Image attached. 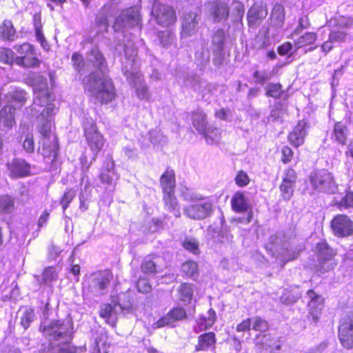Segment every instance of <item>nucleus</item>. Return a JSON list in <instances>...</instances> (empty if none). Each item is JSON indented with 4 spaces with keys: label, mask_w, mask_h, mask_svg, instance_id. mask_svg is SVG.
<instances>
[{
    "label": "nucleus",
    "mask_w": 353,
    "mask_h": 353,
    "mask_svg": "<svg viewBox=\"0 0 353 353\" xmlns=\"http://www.w3.org/2000/svg\"><path fill=\"white\" fill-rule=\"evenodd\" d=\"M42 81L40 86L34 87V99L31 110L32 116L37 117L40 123L41 148H39V152L44 159L53 162L59 152L58 139L52 130L58 108L48 90L47 80L42 79Z\"/></svg>",
    "instance_id": "f257e3e1"
},
{
    "label": "nucleus",
    "mask_w": 353,
    "mask_h": 353,
    "mask_svg": "<svg viewBox=\"0 0 353 353\" xmlns=\"http://www.w3.org/2000/svg\"><path fill=\"white\" fill-rule=\"evenodd\" d=\"M86 62L91 63L98 69L83 79L85 90L101 103L111 102L116 96L111 79L106 75L107 64L102 52L97 46H93L87 54Z\"/></svg>",
    "instance_id": "f03ea898"
},
{
    "label": "nucleus",
    "mask_w": 353,
    "mask_h": 353,
    "mask_svg": "<svg viewBox=\"0 0 353 353\" xmlns=\"http://www.w3.org/2000/svg\"><path fill=\"white\" fill-rule=\"evenodd\" d=\"M43 334L48 338L47 343L42 344L41 353H74V347L71 345L72 321L70 319L55 321L49 325L45 323L41 325ZM8 353H21L17 348H10Z\"/></svg>",
    "instance_id": "7ed1b4c3"
},
{
    "label": "nucleus",
    "mask_w": 353,
    "mask_h": 353,
    "mask_svg": "<svg viewBox=\"0 0 353 353\" xmlns=\"http://www.w3.org/2000/svg\"><path fill=\"white\" fill-rule=\"evenodd\" d=\"M135 40H138V38L134 37L132 39H129L127 43L124 45L125 57L121 60L122 71L129 83L134 88L138 98L141 100L150 101L148 87L139 70V64L136 59Z\"/></svg>",
    "instance_id": "20e7f679"
},
{
    "label": "nucleus",
    "mask_w": 353,
    "mask_h": 353,
    "mask_svg": "<svg viewBox=\"0 0 353 353\" xmlns=\"http://www.w3.org/2000/svg\"><path fill=\"white\" fill-rule=\"evenodd\" d=\"M184 200L196 202L184 208V214L194 220H202L208 217L212 212V201L210 198H204L201 194L186 190L183 192Z\"/></svg>",
    "instance_id": "39448f33"
},
{
    "label": "nucleus",
    "mask_w": 353,
    "mask_h": 353,
    "mask_svg": "<svg viewBox=\"0 0 353 353\" xmlns=\"http://www.w3.org/2000/svg\"><path fill=\"white\" fill-rule=\"evenodd\" d=\"M251 319L252 330L260 332L254 341L261 353L279 350L281 345L280 341L273 339L269 334H264L268 329V323L259 316L252 317Z\"/></svg>",
    "instance_id": "423d86ee"
},
{
    "label": "nucleus",
    "mask_w": 353,
    "mask_h": 353,
    "mask_svg": "<svg viewBox=\"0 0 353 353\" xmlns=\"http://www.w3.org/2000/svg\"><path fill=\"white\" fill-rule=\"evenodd\" d=\"M121 296H125V295L112 296L110 303H105L101 306L100 316L112 326L115 325L119 314L127 315L134 312L132 304L130 301L121 303Z\"/></svg>",
    "instance_id": "0eeeda50"
},
{
    "label": "nucleus",
    "mask_w": 353,
    "mask_h": 353,
    "mask_svg": "<svg viewBox=\"0 0 353 353\" xmlns=\"http://www.w3.org/2000/svg\"><path fill=\"white\" fill-rule=\"evenodd\" d=\"M112 274L109 270L98 271L88 276L83 282V293L94 296L103 294L105 292Z\"/></svg>",
    "instance_id": "6e6552de"
},
{
    "label": "nucleus",
    "mask_w": 353,
    "mask_h": 353,
    "mask_svg": "<svg viewBox=\"0 0 353 353\" xmlns=\"http://www.w3.org/2000/svg\"><path fill=\"white\" fill-rule=\"evenodd\" d=\"M312 188L318 192L334 194L337 190V184L331 172L325 170H316L309 177Z\"/></svg>",
    "instance_id": "1a4fd4ad"
},
{
    "label": "nucleus",
    "mask_w": 353,
    "mask_h": 353,
    "mask_svg": "<svg viewBox=\"0 0 353 353\" xmlns=\"http://www.w3.org/2000/svg\"><path fill=\"white\" fill-rule=\"evenodd\" d=\"M140 15L139 10L136 7L130 8L123 12L116 19L113 28L115 31L124 32L128 28H134V31L140 32Z\"/></svg>",
    "instance_id": "9d476101"
},
{
    "label": "nucleus",
    "mask_w": 353,
    "mask_h": 353,
    "mask_svg": "<svg viewBox=\"0 0 353 353\" xmlns=\"http://www.w3.org/2000/svg\"><path fill=\"white\" fill-rule=\"evenodd\" d=\"M277 237L272 236L270 238V243L266 245V250L274 256L276 257L277 261L283 263V265L288 261L296 259L301 250V249L291 248H280L279 243L276 242Z\"/></svg>",
    "instance_id": "9b49d317"
},
{
    "label": "nucleus",
    "mask_w": 353,
    "mask_h": 353,
    "mask_svg": "<svg viewBox=\"0 0 353 353\" xmlns=\"http://www.w3.org/2000/svg\"><path fill=\"white\" fill-rule=\"evenodd\" d=\"M316 250L319 261L317 271L323 274L332 270L336 265L332 249L326 242L321 241L316 245Z\"/></svg>",
    "instance_id": "f8f14e48"
},
{
    "label": "nucleus",
    "mask_w": 353,
    "mask_h": 353,
    "mask_svg": "<svg viewBox=\"0 0 353 353\" xmlns=\"http://www.w3.org/2000/svg\"><path fill=\"white\" fill-rule=\"evenodd\" d=\"M83 128L88 145L92 151L97 153L104 145L103 136L98 131L96 123L92 119H86L83 123Z\"/></svg>",
    "instance_id": "ddd939ff"
},
{
    "label": "nucleus",
    "mask_w": 353,
    "mask_h": 353,
    "mask_svg": "<svg viewBox=\"0 0 353 353\" xmlns=\"http://www.w3.org/2000/svg\"><path fill=\"white\" fill-rule=\"evenodd\" d=\"M152 14L158 24L165 27L174 24L176 20L173 8L158 1H154L153 4Z\"/></svg>",
    "instance_id": "4468645a"
},
{
    "label": "nucleus",
    "mask_w": 353,
    "mask_h": 353,
    "mask_svg": "<svg viewBox=\"0 0 353 353\" xmlns=\"http://www.w3.org/2000/svg\"><path fill=\"white\" fill-rule=\"evenodd\" d=\"M14 48L20 54V56L15 59V63L17 65L27 68H34L39 65V61L36 57L34 48L32 45L24 43L19 46H14Z\"/></svg>",
    "instance_id": "2eb2a0df"
},
{
    "label": "nucleus",
    "mask_w": 353,
    "mask_h": 353,
    "mask_svg": "<svg viewBox=\"0 0 353 353\" xmlns=\"http://www.w3.org/2000/svg\"><path fill=\"white\" fill-rule=\"evenodd\" d=\"M339 339L344 347H353V313L345 314L341 319Z\"/></svg>",
    "instance_id": "dca6fc26"
},
{
    "label": "nucleus",
    "mask_w": 353,
    "mask_h": 353,
    "mask_svg": "<svg viewBox=\"0 0 353 353\" xmlns=\"http://www.w3.org/2000/svg\"><path fill=\"white\" fill-rule=\"evenodd\" d=\"M331 225L334 235L339 237L348 236L353 234V221L346 215L336 216Z\"/></svg>",
    "instance_id": "f3484780"
},
{
    "label": "nucleus",
    "mask_w": 353,
    "mask_h": 353,
    "mask_svg": "<svg viewBox=\"0 0 353 353\" xmlns=\"http://www.w3.org/2000/svg\"><path fill=\"white\" fill-rule=\"evenodd\" d=\"M307 296L309 299L307 307L310 317H311L313 322L317 323L320 319L322 310L324 307V299L313 290H308Z\"/></svg>",
    "instance_id": "a211bd4d"
},
{
    "label": "nucleus",
    "mask_w": 353,
    "mask_h": 353,
    "mask_svg": "<svg viewBox=\"0 0 353 353\" xmlns=\"http://www.w3.org/2000/svg\"><path fill=\"white\" fill-rule=\"evenodd\" d=\"M268 10L262 1H256L249 9L247 15L248 23L250 28H256L267 17Z\"/></svg>",
    "instance_id": "6ab92c4d"
},
{
    "label": "nucleus",
    "mask_w": 353,
    "mask_h": 353,
    "mask_svg": "<svg viewBox=\"0 0 353 353\" xmlns=\"http://www.w3.org/2000/svg\"><path fill=\"white\" fill-rule=\"evenodd\" d=\"M99 179L103 185H114L119 176L114 169V162L111 157L104 161L99 174Z\"/></svg>",
    "instance_id": "aec40b11"
},
{
    "label": "nucleus",
    "mask_w": 353,
    "mask_h": 353,
    "mask_svg": "<svg viewBox=\"0 0 353 353\" xmlns=\"http://www.w3.org/2000/svg\"><path fill=\"white\" fill-rule=\"evenodd\" d=\"M199 23L198 12H190L185 13L183 17L181 24V39H185L193 36L197 31Z\"/></svg>",
    "instance_id": "412c9836"
},
{
    "label": "nucleus",
    "mask_w": 353,
    "mask_h": 353,
    "mask_svg": "<svg viewBox=\"0 0 353 353\" xmlns=\"http://www.w3.org/2000/svg\"><path fill=\"white\" fill-rule=\"evenodd\" d=\"M11 178H23L31 174V165L24 159H14L7 164Z\"/></svg>",
    "instance_id": "4be33fe9"
},
{
    "label": "nucleus",
    "mask_w": 353,
    "mask_h": 353,
    "mask_svg": "<svg viewBox=\"0 0 353 353\" xmlns=\"http://www.w3.org/2000/svg\"><path fill=\"white\" fill-rule=\"evenodd\" d=\"M225 38V31L222 29L218 30L212 37L213 53L215 56L214 62L215 65H220L223 61V46Z\"/></svg>",
    "instance_id": "5701e85b"
},
{
    "label": "nucleus",
    "mask_w": 353,
    "mask_h": 353,
    "mask_svg": "<svg viewBox=\"0 0 353 353\" xmlns=\"http://www.w3.org/2000/svg\"><path fill=\"white\" fill-rule=\"evenodd\" d=\"M307 123L305 121H301L288 135L290 143L297 148L304 143L307 135Z\"/></svg>",
    "instance_id": "b1692460"
},
{
    "label": "nucleus",
    "mask_w": 353,
    "mask_h": 353,
    "mask_svg": "<svg viewBox=\"0 0 353 353\" xmlns=\"http://www.w3.org/2000/svg\"><path fill=\"white\" fill-rule=\"evenodd\" d=\"M15 109L11 105H6L0 110V130L7 132L15 125Z\"/></svg>",
    "instance_id": "393cba45"
},
{
    "label": "nucleus",
    "mask_w": 353,
    "mask_h": 353,
    "mask_svg": "<svg viewBox=\"0 0 353 353\" xmlns=\"http://www.w3.org/2000/svg\"><path fill=\"white\" fill-rule=\"evenodd\" d=\"M186 317V312L182 307H175L168 312L165 316L161 318L155 323L156 327H162L165 325L172 324L176 321H180Z\"/></svg>",
    "instance_id": "a878e982"
},
{
    "label": "nucleus",
    "mask_w": 353,
    "mask_h": 353,
    "mask_svg": "<svg viewBox=\"0 0 353 353\" xmlns=\"http://www.w3.org/2000/svg\"><path fill=\"white\" fill-rule=\"evenodd\" d=\"M210 12L215 22L225 21L229 14L228 6L223 1H215L212 3Z\"/></svg>",
    "instance_id": "bb28decb"
},
{
    "label": "nucleus",
    "mask_w": 353,
    "mask_h": 353,
    "mask_svg": "<svg viewBox=\"0 0 353 353\" xmlns=\"http://www.w3.org/2000/svg\"><path fill=\"white\" fill-rule=\"evenodd\" d=\"M148 135V138L142 137V139H139L141 145L143 147H147L150 143L154 145H163L168 141L161 130L157 128L150 130Z\"/></svg>",
    "instance_id": "cd10ccee"
},
{
    "label": "nucleus",
    "mask_w": 353,
    "mask_h": 353,
    "mask_svg": "<svg viewBox=\"0 0 353 353\" xmlns=\"http://www.w3.org/2000/svg\"><path fill=\"white\" fill-rule=\"evenodd\" d=\"M216 319V312L214 310L210 309L206 315L201 316L196 321L197 326L195 327L196 332L205 330L211 327Z\"/></svg>",
    "instance_id": "c85d7f7f"
},
{
    "label": "nucleus",
    "mask_w": 353,
    "mask_h": 353,
    "mask_svg": "<svg viewBox=\"0 0 353 353\" xmlns=\"http://www.w3.org/2000/svg\"><path fill=\"white\" fill-rule=\"evenodd\" d=\"M317 36L316 33L306 32L294 39V47L296 49H299L310 46V50H312L316 48V46H312L314 45Z\"/></svg>",
    "instance_id": "c756f323"
},
{
    "label": "nucleus",
    "mask_w": 353,
    "mask_h": 353,
    "mask_svg": "<svg viewBox=\"0 0 353 353\" xmlns=\"http://www.w3.org/2000/svg\"><path fill=\"white\" fill-rule=\"evenodd\" d=\"M163 193L174 192L175 174L173 170L167 169L160 179Z\"/></svg>",
    "instance_id": "7c9ffc66"
},
{
    "label": "nucleus",
    "mask_w": 353,
    "mask_h": 353,
    "mask_svg": "<svg viewBox=\"0 0 353 353\" xmlns=\"http://www.w3.org/2000/svg\"><path fill=\"white\" fill-rule=\"evenodd\" d=\"M233 210L236 212H243L249 210L250 204L244 194L237 192L232 198L231 201Z\"/></svg>",
    "instance_id": "2f4dec72"
},
{
    "label": "nucleus",
    "mask_w": 353,
    "mask_h": 353,
    "mask_svg": "<svg viewBox=\"0 0 353 353\" xmlns=\"http://www.w3.org/2000/svg\"><path fill=\"white\" fill-rule=\"evenodd\" d=\"M215 343V334L213 332L203 334L199 337V343L196 346V351H206L211 347L214 349Z\"/></svg>",
    "instance_id": "473e14b6"
},
{
    "label": "nucleus",
    "mask_w": 353,
    "mask_h": 353,
    "mask_svg": "<svg viewBox=\"0 0 353 353\" xmlns=\"http://www.w3.org/2000/svg\"><path fill=\"white\" fill-rule=\"evenodd\" d=\"M0 37L3 41H12L16 38V30L10 20H4L0 26Z\"/></svg>",
    "instance_id": "72a5a7b5"
},
{
    "label": "nucleus",
    "mask_w": 353,
    "mask_h": 353,
    "mask_svg": "<svg viewBox=\"0 0 353 353\" xmlns=\"http://www.w3.org/2000/svg\"><path fill=\"white\" fill-rule=\"evenodd\" d=\"M163 200L167 209L172 212L174 216L180 217V207L177 199L174 196V192L163 193Z\"/></svg>",
    "instance_id": "f704fd0d"
},
{
    "label": "nucleus",
    "mask_w": 353,
    "mask_h": 353,
    "mask_svg": "<svg viewBox=\"0 0 353 353\" xmlns=\"http://www.w3.org/2000/svg\"><path fill=\"white\" fill-rule=\"evenodd\" d=\"M110 345L108 343V335L105 332H100L97 334L93 346L96 353H107Z\"/></svg>",
    "instance_id": "c9c22d12"
},
{
    "label": "nucleus",
    "mask_w": 353,
    "mask_h": 353,
    "mask_svg": "<svg viewBox=\"0 0 353 353\" xmlns=\"http://www.w3.org/2000/svg\"><path fill=\"white\" fill-rule=\"evenodd\" d=\"M159 260L160 258L159 257L154 259H152L150 256L146 257L141 265L142 272L145 274L150 275L161 270V268L157 265Z\"/></svg>",
    "instance_id": "e433bc0d"
},
{
    "label": "nucleus",
    "mask_w": 353,
    "mask_h": 353,
    "mask_svg": "<svg viewBox=\"0 0 353 353\" xmlns=\"http://www.w3.org/2000/svg\"><path fill=\"white\" fill-rule=\"evenodd\" d=\"M192 124L197 131L205 132L207 127L206 116L201 110H196L192 114Z\"/></svg>",
    "instance_id": "4c0bfd02"
},
{
    "label": "nucleus",
    "mask_w": 353,
    "mask_h": 353,
    "mask_svg": "<svg viewBox=\"0 0 353 353\" xmlns=\"http://www.w3.org/2000/svg\"><path fill=\"white\" fill-rule=\"evenodd\" d=\"M58 279V270L55 267L46 268L42 274L41 283L52 287L53 282Z\"/></svg>",
    "instance_id": "58836bf2"
},
{
    "label": "nucleus",
    "mask_w": 353,
    "mask_h": 353,
    "mask_svg": "<svg viewBox=\"0 0 353 353\" xmlns=\"http://www.w3.org/2000/svg\"><path fill=\"white\" fill-rule=\"evenodd\" d=\"M205 137L208 144H216L221 139V130L212 126L206 127L205 132H201Z\"/></svg>",
    "instance_id": "ea45409f"
},
{
    "label": "nucleus",
    "mask_w": 353,
    "mask_h": 353,
    "mask_svg": "<svg viewBox=\"0 0 353 353\" xmlns=\"http://www.w3.org/2000/svg\"><path fill=\"white\" fill-rule=\"evenodd\" d=\"M194 292L193 285L183 283L179 288V299L184 305L190 303Z\"/></svg>",
    "instance_id": "a19ab883"
},
{
    "label": "nucleus",
    "mask_w": 353,
    "mask_h": 353,
    "mask_svg": "<svg viewBox=\"0 0 353 353\" xmlns=\"http://www.w3.org/2000/svg\"><path fill=\"white\" fill-rule=\"evenodd\" d=\"M301 296L298 288L292 290H285L281 296V301L285 304H292L296 302Z\"/></svg>",
    "instance_id": "79ce46f5"
},
{
    "label": "nucleus",
    "mask_w": 353,
    "mask_h": 353,
    "mask_svg": "<svg viewBox=\"0 0 353 353\" xmlns=\"http://www.w3.org/2000/svg\"><path fill=\"white\" fill-rule=\"evenodd\" d=\"M271 19L276 26L281 27L282 26L285 19L284 8L283 6L279 4L274 5L272 11Z\"/></svg>",
    "instance_id": "37998d69"
},
{
    "label": "nucleus",
    "mask_w": 353,
    "mask_h": 353,
    "mask_svg": "<svg viewBox=\"0 0 353 353\" xmlns=\"http://www.w3.org/2000/svg\"><path fill=\"white\" fill-rule=\"evenodd\" d=\"M14 206V199L8 195L0 197V214H10Z\"/></svg>",
    "instance_id": "c03bdc74"
},
{
    "label": "nucleus",
    "mask_w": 353,
    "mask_h": 353,
    "mask_svg": "<svg viewBox=\"0 0 353 353\" xmlns=\"http://www.w3.org/2000/svg\"><path fill=\"white\" fill-rule=\"evenodd\" d=\"M158 37L161 44L165 48H168L175 41V36L170 30L159 32Z\"/></svg>",
    "instance_id": "a18cd8bd"
},
{
    "label": "nucleus",
    "mask_w": 353,
    "mask_h": 353,
    "mask_svg": "<svg viewBox=\"0 0 353 353\" xmlns=\"http://www.w3.org/2000/svg\"><path fill=\"white\" fill-rule=\"evenodd\" d=\"M23 141V148L27 153H33L34 151V141L33 134L31 132L27 131L23 132L21 136V139Z\"/></svg>",
    "instance_id": "49530a36"
},
{
    "label": "nucleus",
    "mask_w": 353,
    "mask_h": 353,
    "mask_svg": "<svg viewBox=\"0 0 353 353\" xmlns=\"http://www.w3.org/2000/svg\"><path fill=\"white\" fill-rule=\"evenodd\" d=\"M85 181V183L84 185V188L83 190H81L80 195H79L80 208L83 210H86L88 208L85 203L89 197L90 193V185L88 182V179L86 178V180H85V176H83L81 179V183H83Z\"/></svg>",
    "instance_id": "de8ad7c7"
},
{
    "label": "nucleus",
    "mask_w": 353,
    "mask_h": 353,
    "mask_svg": "<svg viewBox=\"0 0 353 353\" xmlns=\"http://www.w3.org/2000/svg\"><path fill=\"white\" fill-rule=\"evenodd\" d=\"M347 129L343 124L339 122L335 124L334 128V137L336 141L340 143L345 144L346 140Z\"/></svg>",
    "instance_id": "09e8293b"
},
{
    "label": "nucleus",
    "mask_w": 353,
    "mask_h": 353,
    "mask_svg": "<svg viewBox=\"0 0 353 353\" xmlns=\"http://www.w3.org/2000/svg\"><path fill=\"white\" fill-rule=\"evenodd\" d=\"M122 153L125 157L131 161H135L138 158V150L134 143H128L124 145Z\"/></svg>",
    "instance_id": "8fccbe9b"
},
{
    "label": "nucleus",
    "mask_w": 353,
    "mask_h": 353,
    "mask_svg": "<svg viewBox=\"0 0 353 353\" xmlns=\"http://www.w3.org/2000/svg\"><path fill=\"white\" fill-rule=\"evenodd\" d=\"M8 96L12 101L17 102L21 105L24 104L27 99V93L23 90L18 88H14L10 91Z\"/></svg>",
    "instance_id": "3c124183"
},
{
    "label": "nucleus",
    "mask_w": 353,
    "mask_h": 353,
    "mask_svg": "<svg viewBox=\"0 0 353 353\" xmlns=\"http://www.w3.org/2000/svg\"><path fill=\"white\" fill-rule=\"evenodd\" d=\"M273 76L272 72L268 70H256L253 73V78L256 83L263 85L269 81Z\"/></svg>",
    "instance_id": "603ef678"
},
{
    "label": "nucleus",
    "mask_w": 353,
    "mask_h": 353,
    "mask_svg": "<svg viewBox=\"0 0 353 353\" xmlns=\"http://www.w3.org/2000/svg\"><path fill=\"white\" fill-rule=\"evenodd\" d=\"M34 317V310L30 307H26L23 311L21 319V324L24 329H27L32 322Z\"/></svg>",
    "instance_id": "864d4df0"
},
{
    "label": "nucleus",
    "mask_w": 353,
    "mask_h": 353,
    "mask_svg": "<svg viewBox=\"0 0 353 353\" xmlns=\"http://www.w3.org/2000/svg\"><path fill=\"white\" fill-rule=\"evenodd\" d=\"M197 264L192 261H186L181 265V271L189 277H194L197 274Z\"/></svg>",
    "instance_id": "5fc2aeb1"
},
{
    "label": "nucleus",
    "mask_w": 353,
    "mask_h": 353,
    "mask_svg": "<svg viewBox=\"0 0 353 353\" xmlns=\"http://www.w3.org/2000/svg\"><path fill=\"white\" fill-rule=\"evenodd\" d=\"M14 52L8 48H0V61L5 64H12L14 61Z\"/></svg>",
    "instance_id": "6e6d98bb"
},
{
    "label": "nucleus",
    "mask_w": 353,
    "mask_h": 353,
    "mask_svg": "<svg viewBox=\"0 0 353 353\" xmlns=\"http://www.w3.org/2000/svg\"><path fill=\"white\" fill-rule=\"evenodd\" d=\"M294 184L282 181L280 185V190L283 199H290L294 192Z\"/></svg>",
    "instance_id": "4d7b16f0"
},
{
    "label": "nucleus",
    "mask_w": 353,
    "mask_h": 353,
    "mask_svg": "<svg viewBox=\"0 0 353 353\" xmlns=\"http://www.w3.org/2000/svg\"><path fill=\"white\" fill-rule=\"evenodd\" d=\"M266 95L273 98H279L282 94L280 83H271L266 87Z\"/></svg>",
    "instance_id": "13d9d810"
},
{
    "label": "nucleus",
    "mask_w": 353,
    "mask_h": 353,
    "mask_svg": "<svg viewBox=\"0 0 353 353\" xmlns=\"http://www.w3.org/2000/svg\"><path fill=\"white\" fill-rule=\"evenodd\" d=\"M72 62L73 67L78 72H81L85 66V63L83 59V57L79 52H74L72 54Z\"/></svg>",
    "instance_id": "bf43d9fd"
},
{
    "label": "nucleus",
    "mask_w": 353,
    "mask_h": 353,
    "mask_svg": "<svg viewBox=\"0 0 353 353\" xmlns=\"http://www.w3.org/2000/svg\"><path fill=\"white\" fill-rule=\"evenodd\" d=\"M183 84L192 87L195 91L201 92V86L205 83L201 81L198 77H190L184 79Z\"/></svg>",
    "instance_id": "052dcab7"
},
{
    "label": "nucleus",
    "mask_w": 353,
    "mask_h": 353,
    "mask_svg": "<svg viewBox=\"0 0 353 353\" xmlns=\"http://www.w3.org/2000/svg\"><path fill=\"white\" fill-rule=\"evenodd\" d=\"M183 247L194 254H197L199 252V243L195 239L187 238L183 242Z\"/></svg>",
    "instance_id": "680f3d73"
},
{
    "label": "nucleus",
    "mask_w": 353,
    "mask_h": 353,
    "mask_svg": "<svg viewBox=\"0 0 353 353\" xmlns=\"http://www.w3.org/2000/svg\"><path fill=\"white\" fill-rule=\"evenodd\" d=\"M339 208L342 210L347 209L349 208H353V192H348L345 196H343L338 203Z\"/></svg>",
    "instance_id": "e2e57ef3"
},
{
    "label": "nucleus",
    "mask_w": 353,
    "mask_h": 353,
    "mask_svg": "<svg viewBox=\"0 0 353 353\" xmlns=\"http://www.w3.org/2000/svg\"><path fill=\"white\" fill-rule=\"evenodd\" d=\"M76 192L72 189L68 190L63 194L61 200V205H62L63 212L66 210V208L69 206L70 202L75 197Z\"/></svg>",
    "instance_id": "0e129e2a"
},
{
    "label": "nucleus",
    "mask_w": 353,
    "mask_h": 353,
    "mask_svg": "<svg viewBox=\"0 0 353 353\" xmlns=\"http://www.w3.org/2000/svg\"><path fill=\"white\" fill-rule=\"evenodd\" d=\"M345 36L346 33L339 28L332 30L329 34L330 39L334 41V43L343 41Z\"/></svg>",
    "instance_id": "69168bd1"
},
{
    "label": "nucleus",
    "mask_w": 353,
    "mask_h": 353,
    "mask_svg": "<svg viewBox=\"0 0 353 353\" xmlns=\"http://www.w3.org/2000/svg\"><path fill=\"white\" fill-rule=\"evenodd\" d=\"M235 182L238 186L244 187L250 183V178L245 172L241 170L236 174Z\"/></svg>",
    "instance_id": "338daca9"
},
{
    "label": "nucleus",
    "mask_w": 353,
    "mask_h": 353,
    "mask_svg": "<svg viewBox=\"0 0 353 353\" xmlns=\"http://www.w3.org/2000/svg\"><path fill=\"white\" fill-rule=\"evenodd\" d=\"M137 288L139 292L143 293H147L151 290V285L148 280L143 277L139 279L137 283Z\"/></svg>",
    "instance_id": "774afa93"
}]
</instances>
